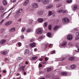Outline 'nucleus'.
Listing matches in <instances>:
<instances>
[{"label": "nucleus", "mask_w": 79, "mask_h": 79, "mask_svg": "<svg viewBox=\"0 0 79 79\" xmlns=\"http://www.w3.org/2000/svg\"><path fill=\"white\" fill-rule=\"evenodd\" d=\"M62 22L64 24H68V23H69V20L68 18H64L62 19Z\"/></svg>", "instance_id": "f257e3e1"}, {"label": "nucleus", "mask_w": 79, "mask_h": 79, "mask_svg": "<svg viewBox=\"0 0 79 79\" xmlns=\"http://www.w3.org/2000/svg\"><path fill=\"white\" fill-rule=\"evenodd\" d=\"M42 33V29L40 28H37L36 30V34H40Z\"/></svg>", "instance_id": "f03ea898"}, {"label": "nucleus", "mask_w": 79, "mask_h": 79, "mask_svg": "<svg viewBox=\"0 0 79 79\" xmlns=\"http://www.w3.org/2000/svg\"><path fill=\"white\" fill-rule=\"evenodd\" d=\"M50 2L49 0H43L42 1V3L44 5H47Z\"/></svg>", "instance_id": "7ed1b4c3"}, {"label": "nucleus", "mask_w": 79, "mask_h": 79, "mask_svg": "<svg viewBox=\"0 0 79 79\" xmlns=\"http://www.w3.org/2000/svg\"><path fill=\"white\" fill-rule=\"evenodd\" d=\"M32 7L34 8H37L39 7V4L36 3H34L32 4Z\"/></svg>", "instance_id": "20e7f679"}, {"label": "nucleus", "mask_w": 79, "mask_h": 79, "mask_svg": "<svg viewBox=\"0 0 79 79\" xmlns=\"http://www.w3.org/2000/svg\"><path fill=\"white\" fill-rule=\"evenodd\" d=\"M67 39L69 40H71L73 39V35H69L67 36Z\"/></svg>", "instance_id": "39448f33"}, {"label": "nucleus", "mask_w": 79, "mask_h": 79, "mask_svg": "<svg viewBox=\"0 0 79 79\" xmlns=\"http://www.w3.org/2000/svg\"><path fill=\"white\" fill-rule=\"evenodd\" d=\"M19 67V68L18 69L19 71H21L22 70V71L24 72V68H25V66H20Z\"/></svg>", "instance_id": "423d86ee"}, {"label": "nucleus", "mask_w": 79, "mask_h": 79, "mask_svg": "<svg viewBox=\"0 0 79 79\" xmlns=\"http://www.w3.org/2000/svg\"><path fill=\"white\" fill-rule=\"evenodd\" d=\"M53 5L52 4H49L46 6V9H50V8H51L53 7Z\"/></svg>", "instance_id": "0eeeda50"}, {"label": "nucleus", "mask_w": 79, "mask_h": 79, "mask_svg": "<svg viewBox=\"0 0 79 79\" xmlns=\"http://www.w3.org/2000/svg\"><path fill=\"white\" fill-rule=\"evenodd\" d=\"M36 45V44L35 43H32L30 44V47H31V48H32V47H35V46Z\"/></svg>", "instance_id": "6e6552de"}, {"label": "nucleus", "mask_w": 79, "mask_h": 79, "mask_svg": "<svg viewBox=\"0 0 79 79\" xmlns=\"http://www.w3.org/2000/svg\"><path fill=\"white\" fill-rule=\"evenodd\" d=\"M44 21V19H43L42 18H39L38 19V21L39 23H42Z\"/></svg>", "instance_id": "1a4fd4ad"}, {"label": "nucleus", "mask_w": 79, "mask_h": 79, "mask_svg": "<svg viewBox=\"0 0 79 79\" xmlns=\"http://www.w3.org/2000/svg\"><path fill=\"white\" fill-rule=\"evenodd\" d=\"M69 60L70 61H74L75 60V57H70L69 58Z\"/></svg>", "instance_id": "9d476101"}, {"label": "nucleus", "mask_w": 79, "mask_h": 79, "mask_svg": "<svg viewBox=\"0 0 79 79\" xmlns=\"http://www.w3.org/2000/svg\"><path fill=\"white\" fill-rule=\"evenodd\" d=\"M0 12L2 13L4 12V9H3L2 6H0Z\"/></svg>", "instance_id": "9b49d317"}, {"label": "nucleus", "mask_w": 79, "mask_h": 79, "mask_svg": "<svg viewBox=\"0 0 79 79\" xmlns=\"http://www.w3.org/2000/svg\"><path fill=\"white\" fill-rule=\"evenodd\" d=\"M66 44H67V43L66 42L64 41L61 44V46L65 47V46H66Z\"/></svg>", "instance_id": "f8f14e48"}, {"label": "nucleus", "mask_w": 79, "mask_h": 79, "mask_svg": "<svg viewBox=\"0 0 79 79\" xmlns=\"http://www.w3.org/2000/svg\"><path fill=\"white\" fill-rule=\"evenodd\" d=\"M77 5H75L74 6L73 8V11H75V10H77Z\"/></svg>", "instance_id": "ddd939ff"}, {"label": "nucleus", "mask_w": 79, "mask_h": 79, "mask_svg": "<svg viewBox=\"0 0 79 79\" xmlns=\"http://www.w3.org/2000/svg\"><path fill=\"white\" fill-rule=\"evenodd\" d=\"M29 3V0H27L23 4V5H27V4Z\"/></svg>", "instance_id": "4468645a"}, {"label": "nucleus", "mask_w": 79, "mask_h": 79, "mask_svg": "<svg viewBox=\"0 0 79 79\" xmlns=\"http://www.w3.org/2000/svg\"><path fill=\"white\" fill-rule=\"evenodd\" d=\"M16 30V29L15 27H13L10 30V31L11 32H13L14 31H15Z\"/></svg>", "instance_id": "2eb2a0df"}, {"label": "nucleus", "mask_w": 79, "mask_h": 79, "mask_svg": "<svg viewBox=\"0 0 79 79\" xmlns=\"http://www.w3.org/2000/svg\"><path fill=\"white\" fill-rule=\"evenodd\" d=\"M38 14L39 15H42L44 14V13L43 12V11H40L38 12Z\"/></svg>", "instance_id": "dca6fc26"}, {"label": "nucleus", "mask_w": 79, "mask_h": 79, "mask_svg": "<svg viewBox=\"0 0 79 79\" xmlns=\"http://www.w3.org/2000/svg\"><path fill=\"white\" fill-rule=\"evenodd\" d=\"M3 5L5 6H6V5H7V2L5 0H4L3 1Z\"/></svg>", "instance_id": "f3484780"}, {"label": "nucleus", "mask_w": 79, "mask_h": 79, "mask_svg": "<svg viewBox=\"0 0 79 79\" xmlns=\"http://www.w3.org/2000/svg\"><path fill=\"white\" fill-rule=\"evenodd\" d=\"M5 42H6V40H2L1 41L0 43L1 44H5Z\"/></svg>", "instance_id": "a211bd4d"}, {"label": "nucleus", "mask_w": 79, "mask_h": 79, "mask_svg": "<svg viewBox=\"0 0 79 79\" xmlns=\"http://www.w3.org/2000/svg\"><path fill=\"white\" fill-rule=\"evenodd\" d=\"M70 67L72 69H75V68H76V66L74 64H73L72 66H71Z\"/></svg>", "instance_id": "6ab92c4d"}, {"label": "nucleus", "mask_w": 79, "mask_h": 79, "mask_svg": "<svg viewBox=\"0 0 79 79\" xmlns=\"http://www.w3.org/2000/svg\"><path fill=\"white\" fill-rule=\"evenodd\" d=\"M6 12H4V13L3 14H2L0 16V18H3V17L4 16V15H5V14H6Z\"/></svg>", "instance_id": "aec40b11"}, {"label": "nucleus", "mask_w": 79, "mask_h": 79, "mask_svg": "<svg viewBox=\"0 0 79 79\" xmlns=\"http://www.w3.org/2000/svg\"><path fill=\"white\" fill-rule=\"evenodd\" d=\"M23 12V10L22 9H21L19 10H18L16 12L17 14H18V13H22Z\"/></svg>", "instance_id": "412c9836"}, {"label": "nucleus", "mask_w": 79, "mask_h": 79, "mask_svg": "<svg viewBox=\"0 0 79 79\" xmlns=\"http://www.w3.org/2000/svg\"><path fill=\"white\" fill-rule=\"evenodd\" d=\"M59 27L58 26H55L53 29L54 31H57V30H58V29Z\"/></svg>", "instance_id": "4be33fe9"}, {"label": "nucleus", "mask_w": 79, "mask_h": 79, "mask_svg": "<svg viewBox=\"0 0 79 79\" xmlns=\"http://www.w3.org/2000/svg\"><path fill=\"white\" fill-rule=\"evenodd\" d=\"M6 53H7V52L6 51H3L2 52V54L3 55H6Z\"/></svg>", "instance_id": "5701e85b"}, {"label": "nucleus", "mask_w": 79, "mask_h": 79, "mask_svg": "<svg viewBox=\"0 0 79 79\" xmlns=\"http://www.w3.org/2000/svg\"><path fill=\"white\" fill-rule=\"evenodd\" d=\"M52 34L50 32H48L47 33V36L49 37H50Z\"/></svg>", "instance_id": "b1692460"}, {"label": "nucleus", "mask_w": 79, "mask_h": 79, "mask_svg": "<svg viewBox=\"0 0 79 79\" xmlns=\"http://www.w3.org/2000/svg\"><path fill=\"white\" fill-rule=\"evenodd\" d=\"M11 13H10L5 18V20H6V19H9V17H10V15H11Z\"/></svg>", "instance_id": "393cba45"}, {"label": "nucleus", "mask_w": 79, "mask_h": 79, "mask_svg": "<svg viewBox=\"0 0 79 79\" xmlns=\"http://www.w3.org/2000/svg\"><path fill=\"white\" fill-rule=\"evenodd\" d=\"M28 53H29L28 49H26L24 54H25V55H26V54H27Z\"/></svg>", "instance_id": "a878e982"}, {"label": "nucleus", "mask_w": 79, "mask_h": 79, "mask_svg": "<svg viewBox=\"0 0 79 79\" xmlns=\"http://www.w3.org/2000/svg\"><path fill=\"white\" fill-rule=\"evenodd\" d=\"M61 74L63 76H66V75L68 74V73H67L66 72H62L61 73Z\"/></svg>", "instance_id": "bb28decb"}, {"label": "nucleus", "mask_w": 79, "mask_h": 79, "mask_svg": "<svg viewBox=\"0 0 79 79\" xmlns=\"http://www.w3.org/2000/svg\"><path fill=\"white\" fill-rule=\"evenodd\" d=\"M37 58H38V57H37V56L33 57L32 58V60H37Z\"/></svg>", "instance_id": "cd10ccee"}, {"label": "nucleus", "mask_w": 79, "mask_h": 79, "mask_svg": "<svg viewBox=\"0 0 79 79\" xmlns=\"http://www.w3.org/2000/svg\"><path fill=\"white\" fill-rule=\"evenodd\" d=\"M47 72H49V71H50L51 70V69L50 68L48 67L47 68Z\"/></svg>", "instance_id": "c85d7f7f"}, {"label": "nucleus", "mask_w": 79, "mask_h": 79, "mask_svg": "<svg viewBox=\"0 0 79 79\" xmlns=\"http://www.w3.org/2000/svg\"><path fill=\"white\" fill-rule=\"evenodd\" d=\"M52 12L50 11H49L48 16H51V15H52Z\"/></svg>", "instance_id": "c756f323"}, {"label": "nucleus", "mask_w": 79, "mask_h": 79, "mask_svg": "<svg viewBox=\"0 0 79 79\" xmlns=\"http://www.w3.org/2000/svg\"><path fill=\"white\" fill-rule=\"evenodd\" d=\"M73 2V1L72 0H67L66 2L67 3H71V2Z\"/></svg>", "instance_id": "7c9ffc66"}, {"label": "nucleus", "mask_w": 79, "mask_h": 79, "mask_svg": "<svg viewBox=\"0 0 79 79\" xmlns=\"http://www.w3.org/2000/svg\"><path fill=\"white\" fill-rule=\"evenodd\" d=\"M25 30H26V28L25 27H23L22 28V29L21 31L22 32H24Z\"/></svg>", "instance_id": "2f4dec72"}, {"label": "nucleus", "mask_w": 79, "mask_h": 79, "mask_svg": "<svg viewBox=\"0 0 79 79\" xmlns=\"http://www.w3.org/2000/svg\"><path fill=\"white\" fill-rule=\"evenodd\" d=\"M32 30L31 29H29L28 30H26V31L27 32H31V31Z\"/></svg>", "instance_id": "473e14b6"}, {"label": "nucleus", "mask_w": 79, "mask_h": 79, "mask_svg": "<svg viewBox=\"0 0 79 79\" xmlns=\"http://www.w3.org/2000/svg\"><path fill=\"white\" fill-rule=\"evenodd\" d=\"M67 10H62V13H66V12H67Z\"/></svg>", "instance_id": "72a5a7b5"}, {"label": "nucleus", "mask_w": 79, "mask_h": 79, "mask_svg": "<svg viewBox=\"0 0 79 79\" xmlns=\"http://www.w3.org/2000/svg\"><path fill=\"white\" fill-rule=\"evenodd\" d=\"M44 36H41L39 37V39H44Z\"/></svg>", "instance_id": "f704fd0d"}, {"label": "nucleus", "mask_w": 79, "mask_h": 79, "mask_svg": "<svg viewBox=\"0 0 79 79\" xmlns=\"http://www.w3.org/2000/svg\"><path fill=\"white\" fill-rule=\"evenodd\" d=\"M77 50H76L75 51L76 52H79V46L77 47Z\"/></svg>", "instance_id": "c9c22d12"}, {"label": "nucleus", "mask_w": 79, "mask_h": 79, "mask_svg": "<svg viewBox=\"0 0 79 79\" xmlns=\"http://www.w3.org/2000/svg\"><path fill=\"white\" fill-rule=\"evenodd\" d=\"M48 28H49V30H51V29H52V25H50L49 26Z\"/></svg>", "instance_id": "e433bc0d"}, {"label": "nucleus", "mask_w": 79, "mask_h": 79, "mask_svg": "<svg viewBox=\"0 0 79 79\" xmlns=\"http://www.w3.org/2000/svg\"><path fill=\"white\" fill-rule=\"evenodd\" d=\"M4 20H5V19H2L1 21L0 22V24H2V23H3V21H4Z\"/></svg>", "instance_id": "4c0bfd02"}, {"label": "nucleus", "mask_w": 79, "mask_h": 79, "mask_svg": "<svg viewBox=\"0 0 79 79\" xmlns=\"http://www.w3.org/2000/svg\"><path fill=\"white\" fill-rule=\"evenodd\" d=\"M44 26L45 27H47V26H48V23H47V22H45L44 23Z\"/></svg>", "instance_id": "58836bf2"}, {"label": "nucleus", "mask_w": 79, "mask_h": 79, "mask_svg": "<svg viewBox=\"0 0 79 79\" xmlns=\"http://www.w3.org/2000/svg\"><path fill=\"white\" fill-rule=\"evenodd\" d=\"M79 44L78 43H76V44H75V46L76 47H78V46H79Z\"/></svg>", "instance_id": "ea45409f"}, {"label": "nucleus", "mask_w": 79, "mask_h": 79, "mask_svg": "<svg viewBox=\"0 0 79 79\" xmlns=\"http://www.w3.org/2000/svg\"><path fill=\"white\" fill-rule=\"evenodd\" d=\"M79 39V37L78 36H77L76 37L75 40H78V39Z\"/></svg>", "instance_id": "a19ab883"}, {"label": "nucleus", "mask_w": 79, "mask_h": 79, "mask_svg": "<svg viewBox=\"0 0 79 79\" xmlns=\"http://www.w3.org/2000/svg\"><path fill=\"white\" fill-rule=\"evenodd\" d=\"M21 59H22V58L21 57H18L17 59V60H21Z\"/></svg>", "instance_id": "79ce46f5"}, {"label": "nucleus", "mask_w": 79, "mask_h": 79, "mask_svg": "<svg viewBox=\"0 0 79 79\" xmlns=\"http://www.w3.org/2000/svg\"><path fill=\"white\" fill-rule=\"evenodd\" d=\"M8 22V24L9 25H10V24H11V23H12V21H9Z\"/></svg>", "instance_id": "37998d69"}, {"label": "nucleus", "mask_w": 79, "mask_h": 79, "mask_svg": "<svg viewBox=\"0 0 79 79\" xmlns=\"http://www.w3.org/2000/svg\"><path fill=\"white\" fill-rule=\"evenodd\" d=\"M76 35H77V36L79 35V31H78L76 33Z\"/></svg>", "instance_id": "c03bdc74"}, {"label": "nucleus", "mask_w": 79, "mask_h": 79, "mask_svg": "<svg viewBox=\"0 0 79 79\" xmlns=\"http://www.w3.org/2000/svg\"><path fill=\"white\" fill-rule=\"evenodd\" d=\"M57 13H62V10H59L57 11Z\"/></svg>", "instance_id": "a18cd8bd"}, {"label": "nucleus", "mask_w": 79, "mask_h": 79, "mask_svg": "<svg viewBox=\"0 0 79 79\" xmlns=\"http://www.w3.org/2000/svg\"><path fill=\"white\" fill-rule=\"evenodd\" d=\"M16 0H11V2H12L13 3H14V2H16Z\"/></svg>", "instance_id": "49530a36"}, {"label": "nucleus", "mask_w": 79, "mask_h": 79, "mask_svg": "<svg viewBox=\"0 0 79 79\" xmlns=\"http://www.w3.org/2000/svg\"><path fill=\"white\" fill-rule=\"evenodd\" d=\"M5 24L6 26H9V25L8 24V22H6L5 23Z\"/></svg>", "instance_id": "de8ad7c7"}, {"label": "nucleus", "mask_w": 79, "mask_h": 79, "mask_svg": "<svg viewBox=\"0 0 79 79\" xmlns=\"http://www.w3.org/2000/svg\"><path fill=\"white\" fill-rule=\"evenodd\" d=\"M34 39H32L31 40H30V42H34Z\"/></svg>", "instance_id": "09e8293b"}, {"label": "nucleus", "mask_w": 79, "mask_h": 79, "mask_svg": "<svg viewBox=\"0 0 79 79\" xmlns=\"http://www.w3.org/2000/svg\"><path fill=\"white\" fill-rule=\"evenodd\" d=\"M43 0H36V1L38 2H42Z\"/></svg>", "instance_id": "8fccbe9b"}, {"label": "nucleus", "mask_w": 79, "mask_h": 79, "mask_svg": "<svg viewBox=\"0 0 79 79\" xmlns=\"http://www.w3.org/2000/svg\"><path fill=\"white\" fill-rule=\"evenodd\" d=\"M18 45L19 47H21V43H19Z\"/></svg>", "instance_id": "3c124183"}, {"label": "nucleus", "mask_w": 79, "mask_h": 79, "mask_svg": "<svg viewBox=\"0 0 79 79\" xmlns=\"http://www.w3.org/2000/svg\"><path fill=\"white\" fill-rule=\"evenodd\" d=\"M51 54H55V50L52 52H51Z\"/></svg>", "instance_id": "603ef678"}, {"label": "nucleus", "mask_w": 79, "mask_h": 79, "mask_svg": "<svg viewBox=\"0 0 79 79\" xmlns=\"http://www.w3.org/2000/svg\"><path fill=\"white\" fill-rule=\"evenodd\" d=\"M39 67H42V65L41 64H39Z\"/></svg>", "instance_id": "864d4df0"}, {"label": "nucleus", "mask_w": 79, "mask_h": 79, "mask_svg": "<svg viewBox=\"0 0 79 79\" xmlns=\"http://www.w3.org/2000/svg\"><path fill=\"white\" fill-rule=\"evenodd\" d=\"M65 59V58H64L62 60H57V61H63V60H64Z\"/></svg>", "instance_id": "5fc2aeb1"}, {"label": "nucleus", "mask_w": 79, "mask_h": 79, "mask_svg": "<svg viewBox=\"0 0 79 79\" xmlns=\"http://www.w3.org/2000/svg\"><path fill=\"white\" fill-rule=\"evenodd\" d=\"M13 44V43L12 42V41H10L9 42V45H11Z\"/></svg>", "instance_id": "6e6d98bb"}, {"label": "nucleus", "mask_w": 79, "mask_h": 79, "mask_svg": "<svg viewBox=\"0 0 79 79\" xmlns=\"http://www.w3.org/2000/svg\"><path fill=\"white\" fill-rule=\"evenodd\" d=\"M49 76L48 75H47L46 76V78H49Z\"/></svg>", "instance_id": "4d7b16f0"}, {"label": "nucleus", "mask_w": 79, "mask_h": 79, "mask_svg": "<svg viewBox=\"0 0 79 79\" xmlns=\"http://www.w3.org/2000/svg\"><path fill=\"white\" fill-rule=\"evenodd\" d=\"M22 65H23V63H21L19 64V67L20 66H22Z\"/></svg>", "instance_id": "13d9d810"}, {"label": "nucleus", "mask_w": 79, "mask_h": 79, "mask_svg": "<svg viewBox=\"0 0 79 79\" xmlns=\"http://www.w3.org/2000/svg\"><path fill=\"white\" fill-rule=\"evenodd\" d=\"M18 21H19V22H21V19L20 18L18 20Z\"/></svg>", "instance_id": "bf43d9fd"}, {"label": "nucleus", "mask_w": 79, "mask_h": 79, "mask_svg": "<svg viewBox=\"0 0 79 79\" xmlns=\"http://www.w3.org/2000/svg\"><path fill=\"white\" fill-rule=\"evenodd\" d=\"M21 39H24V36L23 35H21Z\"/></svg>", "instance_id": "052dcab7"}, {"label": "nucleus", "mask_w": 79, "mask_h": 79, "mask_svg": "<svg viewBox=\"0 0 79 79\" xmlns=\"http://www.w3.org/2000/svg\"><path fill=\"white\" fill-rule=\"evenodd\" d=\"M15 42H16V40H14L12 41V43Z\"/></svg>", "instance_id": "680f3d73"}, {"label": "nucleus", "mask_w": 79, "mask_h": 79, "mask_svg": "<svg viewBox=\"0 0 79 79\" xmlns=\"http://www.w3.org/2000/svg\"><path fill=\"white\" fill-rule=\"evenodd\" d=\"M43 60V59L41 58H40L39 59V61H42Z\"/></svg>", "instance_id": "e2e57ef3"}, {"label": "nucleus", "mask_w": 79, "mask_h": 79, "mask_svg": "<svg viewBox=\"0 0 79 79\" xmlns=\"http://www.w3.org/2000/svg\"><path fill=\"white\" fill-rule=\"evenodd\" d=\"M45 61H47V60H48V58H47V57H46L45 58Z\"/></svg>", "instance_id": "0e129e2a"}, {"label": "nucleus", "mask_w": 79, "mask_h": 79, "mask_svg": "<svg viewBox=\"0 0 79 79\" xmlns=\"http://www.w3.org/2000/svg\"><path fill=\"white\" fill-rule=\"evenodd\" d=\"M28 63H29V62L27 61H26L25 62V64H28Z\"/></svg>", "instance_id": "69168bd1"}, {"label": "nucleus", "mask_w": 79, "mask_h": 79, "mask_svg": "<svg viewBox=\"0 0 79 79\" xmlns=\"http://www.w3.org/2000/svg\"><path fill=\"white\" fill-rule=\"evenodd\" d=\"M42 71H39V74H42Z\"/></svg>", "instance_id": "338daca9"}, {"label": "nucleus", "mask_w": 79, "mask_h": 79, "mask_svg": "<svg viewBox=\"0 0 79 79\" xmlns=\"http://www.w3.org/2000/svg\"><path fill=\"white\" fill-rule=\"evenodd\" d=\"M23 74L24 75H26V72H24Z\"/></svg>", "instance_id": "774afa93"}]
</instances>
